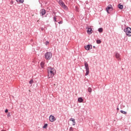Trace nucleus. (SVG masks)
<instances>
[{
  "mask_svg": "<svg viewBox=\"0 0 131 131\" xmlns=\"http://www.w3.org/2000/svg\"><path fill=\"white\" fill-rule=\"evenodd\" d=\"M115 57L118 60V61H120L121 59L120 58V54L118 53H116L115 54Z\"/></svg>",
  "mask_w": 131,
  "mask_h": 131,
  "instance_id": "8",
  "label": "nucleus"
},
{
  "mask_svg": "<svg viewBox=\"0 0 131 131\" xmlns=\"http://www.w3.org/2000/svg\"><path fill=\"white\" fill-rule=\"evenodd\" d=\"M96 42H97V43H98V44L101 43V40H97L96 41Z\"/></svg>",
  "mask_w": 131,
  "mask_h": 131,
  "instance_id": "23",
  "label": "nucleus"
},
{
  "mask_svg": "<svg viewBox=\"0 0 131 131\" xmlns=\"http://www.w3.org/2000/svg\"><path fill=\"white\" fill-rule=\"evenodd\" d=\"M59 4L60 5V6H61V7L62 6V5L64 4V2H63V1H62V0H59Z\"/></svg>",
  "mask_w": 131,
  "mask_h": 131,
  "instance_id": "12",
  "label": "nucleus"
},
{
  "mask_svg": "<svg viewBox=\"0 0 131 131\" xmlns=\"http://www.w3.org/2000/svg\"><path fill=\"white\" fill-rule=\"evenodd\" d=\"M88 92H89V93H92V88H88Z\"/></svg>",
  "mask_w": 131,
  "mask_h": 131,
  "instance_id": "21",
  "label": "nucleus"
},
{
  "mask_svg": "<svg viewBox=\"0 0 131 131\" xmlns=\"http://www.w3.org/2000/svg\"><path fill=\"white\" fill-rule=\"evenodd\" d=\"M49 43H49V41H46V42H45L46 46H48V45H49Z\"/></svg>",
  "mask_w": 131,
  "mask_h": 131,
  "instance_id": "25",
  "label": "nucleus"
},
{
  "mask_svg": "<svg viewBox=\"0 0 131 131\" xmlns=\"http://www.w3.org/2000/svg\"><path fill=\"white\" fill-rule=\"evenodd\" d=\"M40 66H41V68H43V67H45V62H41L40 63Z\"/></svg>",
  "mask_w": 131,
  "mask_h": 131,
  "instance_id": "16",
  "label": "nucleus"
},
{
  "mask_svg": "<svg viewBox=\"0 0 131 131\" xmlns=\"http://www.w3.org/2000/svg\"><path fill=\"white\" fill-rule=\"evenodd\" d=\"M84 48L87 51H90V50L93 49V46H92V45H88L85 46Z\"/></svg>",
  "mask_w": 131,
  "mask_h": 131,
  "instance_id": "5",
  "label": "nucleus"
},
{
  "mask_svg": "<svg viewBox=\"0 0 131 131\" xmlns=\"http://www.w3.org/2000/svg\"><path fill=\"white\" fill-rule=\"evenodd\" d=\"M70 120V121H72V122H75V119H74V118H71Z\"/></svg>",
  "mask_w": 131,
  "mask_h": 131,
  "instance_id": "19",
  "label": "nucleus"
},
{
  "mask_svg": "<svg viewBox=\"0 0 131 131\" xmlns=\"http://www.w3.org/2000/svg\"><path fill=\"white\" fill-rule=\"evenodd\" d=\"M47 126H48V124H45V125L43 126V128H47Z\"/></svg>",
  "mask_w": 131,
  "mask_h": 131,
  "instance_id": "22",
  "label": "nucleus"
},
{
  "mask_svg": "<svg viewBox=\"0 0 131 131\" xmlns=\"http://www.w3.org/2000/svg\"><path fill=\"white\" fill-rule=\"evenodd\" d=\"M93 48H94V49H95L96 48V47L95 46H93Z\"/></svg>",
  "mask_w": 131,
  "mask_h": 131,
  "instance_id": "30",
  "label": "nucleus"
},
{
  "mask_svg": "<svg viewBox=\"0 0 131 131\" xmlns=\"http://www.w3.org/2000/svg\"><path fill=\"white\" fill-rule=\"evenodd\" d=\"M48 78H51L55 75L56 73V70L54 68L49 67L48 68Z\"/></svg>",
  "mask_w": 131,
  "mask_h": 131,
  "instance_id": "1",
  "label": "nucleus"
},
{
  "mask_svg": "<svg viewBox=\"0 0 131 131\" xmlns=\"http://www.w3.org/2000/svg\"><path fill=\"white\" fill-rule=\"evenodd\" d=\"M46 10L45 9H41L40 11V14L41 16H45L46 15Z\"/></svg>",
  "mask_w": 131,
  "mask_h": 131,
  "instance_id": "7",
  "label": "nucleus"
},
{
  "mask_svg": "<svg viewBox=\"0 0 131 131\" xmlns=\"http://www.w3.org/2000/svg\"><path fill=\"white\" fill-rule=\"evenodd\" d=\"M98 31H99V32H103V28H99L98 29Z\"/></svg>",
  "mask_w": 131,
  "mask_h": 131,
  "instance_id": "17",
  "label": "nucleus"
},
{
  "mask_svg": "<svg viewBox=\"0 0 131 131\" xmlns=\"http://www.w3.org/2000/svg\"><path fill=\"white\" fill-rule=\"evenodd\" d=\"M54 20L55 22H57V19L56 18V16L54 17Z\"/></svg>",
  "mask_w": 131,
  "mask_h": 131,
  "instance_id": "26",
  "label": "nucleus"
},
{
  "mask_svg": "<svg viewBox=\"0 0 131 131\" xmlns=\"http://www.w3.org/2000/svg\"><path fill=\"white\" fill-rule=\"evenodd\" d=\"M70 131H74V128L71 127L69 129Z\"/></svg>",
  "mask_w": 131,
  "mask_h": 131,
  "instance_id": "20",
  "label": "nucleus"
},
{
  "mask_svg": "<svg viewBox=\"0 0 131 131\" xmlns=\"http://www.w3.org/2000/svg\"><path fill=\"white\" fill-rule=\"evenodd\" d=\"M118 7L120 10H122V9H123V5L119 4L118 5Z\"/></svg>",
  "mask_w": 131,
  "mask_h": 131,
  "instance_id": "13",
  "label": "nucleus"
},
{
  "mask_svg": "<svg viewBox=\"0 0 131 131\" xmlns=\"http://www.w3.org/2000/svg\"><path fill=\"white\" fill-rule=\"evenodd\" d=\"M2 131H6V130H2Z\"/></svg>",
  "mask_w": 131,
  "mask_h": 131,
  "instance_id": "33",
  "label": "nucleus"
},
{
  "mask_svg": "<svg viewBox=\"0 0 131 131\" xmlns=\"http://www.w3.org/2000/svg\"><path fill=\"white\" fill-rule=\"evenodd\" d=\"M117 110H119V108H117Z\"/></svg>",
  "mask_w": 131,
  "mask_h": 131,
  "instance_id": "32",
  "label": "nucleus"
},
{
  "mask_svg": "<svg viewBox=\"0 0 131 131\" xmlns=\"http://www.w3.org/2000/svg\"><path fill=\"white\" fill-rule=\"evenodd\" d=\"M124 31L125 32L126 35L127 36H131V28L130 27H127L124 29Z\"/></svg>",
  "mask_w": 131,
  "mask_h": 131,
  "instance_id": "4",
  "label": "nucleus"
},
{
  "mask_svg": "<svg viewBox=\"0 0 131 131\" xmlns=\"http://www.w3.org/2000/svg\"><path fill=\"white\" fill-rule=\"evenodd\" d=\"M62 8H63L64 9V10H68V8L67 6L66 5H65V4H64L62 6Z\"/></svg>",
  "mask_w": 131,
  "mask_h": 131,
  "instance_id": "14",
  "label": "nucleus"
},
{
  "mask_svg": "<svg viewBox=\"0 0 131 131\" xmlns=\"http://www.w3.org/2000/svg\"><path fill=\"white\" fill-rule=\"evenodd\" d=\"M121 113H122V114H126V112L121 110L120 111Z\"/></svg>",
  "mask_w": 131,
  "mask_h": 131,
  "instance_id": "18",
  "label": "nucleus"
},
{
  "mask_svg": "<svg viewBox=\"0 0 131 131\" xmlns=\"http://www.w3.org/2000/svg\"><path fill=\"white\" fill-rule=\"evenodd\" d=\"M75 124H76L75 121L73 122V124H72L73 125H75Z\"/></svg>",
  "mask_w": 131,
  "mask_h": 131,
  "instance_id": "29",
  "label": "nucleus"
},
{
  "mask_svg": "<svg viewBox=\"0 0 131 131\" xmlns=\"http://www.w3.org/2000/svg\"><path fill=\"white\" fill-rule=\"evenodd\" d=\"M9 111V110H8V109H6L5 110V113H8V112Z\"/></svg>",
  "mask_w": 131,
  "mask_h": 131,
  "instance_id": "28",
  "label": "nucleus"
},
{
  "mask_svg": "<svg viewBox=\"0 0 131 131\" xmlns=\"http://www.w3.org/2000/svg\"><path fill=\"white\" fill-rule=\"evenodd\" d=\"M52 57H53V54H52L51 52H47L45 54V59H46V60H51Z\"/></svg>",
  "mask_w": 131,
  "mask_h": 131,
  "instance_id": "2",
  "label": "nucleus"
},
{
  "mask_svg": "<svg viewBox=\"0 0 131 131\" xmlns=\"http://www.w3.org/2000/svg\"><path fill=\"white\" fill-rule=\"evenodd\" d=\"M29 83L30 84H32V83H33V80H31L30 81H29Z\"/></svg>",
  "mask_w": 131,
  "mask_h": 131,
  "instance_id": "24",
  "label": "nucleus"
},
{
  "mask_svg": "<svg viewBox=\"0 0 131 131\" xmlns=\"http://www.w3.org/2000/svg\"><path fill=\"white\" fill-rule=\"evenodd\" d=\"M49 120L51 122H54V121H55V120H56V119H55V117L54 116L51 115L49 117Z\"/></svg>",
  "mask_w": 131,
  "mask_h": 131,
  "instance_id": "6",
  "label": "nucleus"
},
{
  "mask_svg": "<svg viewBox=\"0 0 131 131\" xmlns=\"http://www.w3.org/2000/svg\"><path fill=\"white\" fill-rule=\"evenodd\" d=\"M88 34H92L93 33V29L92 28H89L87 31Z\"/></svg>",
  "mask_w": 131,
  "mask_h": 131,
  "instance_id": "9",
  "label": "nucleus"
},
{
  "mask_svg": "<svg viewBox=\"0 0 131 131\" xmlns=\"http://www.w3.org/2000/svg\"><path fill=\"white\" fill-rule=\"evenodd\" d=\"M111 9H112V5H110L107 7L106 9V12L107 13H109V10H111Z\"/></svg>",
  "mask_w": 131,
  "mask_h": 131,
  "instance_id": "10",
  "label": "nucleus"
},
{
  "mask_svg": "<svg viewBox=\"0 0 131 131\" xmlns=\"http://www.w3.org/2000/svg\"><path fill=\"white\" fill-rule=\"evenodd\" d=\"M59 24H63V21H60L59 22H58Z\"/></svg>",
  "mask_w": 131,
  "mask_h": 131,
  "instance_id": "27",
  "label": "nucleus"
},
{
  "mask_svg": "<svg viewBox=\"0 0 131 131\" xmlns=\"http://www.w3.org/2000/svg\"><path fill=\"white\" fill-rule=\"evenodd\" d=\"M17 3H20V4H23L24 3V0H16Z\"/></svg>",
  "mask_w": 131,
  "mask_h": 131,
  "instance_id": "15",
  "label": "nucleus"
},
{
  "mask_svg": "<svg viewBox=\"0 0 131 131\" xmlns=\"http://www.w3.org/2000/svg\"><path fill=\"white\" fill-rule=\"evenodd\" d=\"M85 69L86 70V73L85 76L89 75V74L90 73V68H89V64L86 61L84 62Z\"/></svg>",
  "mask_w": 131,
  "mask_h": 131,
  "instance_id": "3",
  "label": "nucleus"
},
{
  "mask_svg": "<svg viewBox=\"0 0 131 131\" xmlns=\"http://www.w3.org/2000/svg\"><path fill=\"white\" fill-rule=\"evenodd\" d=\"M78 102H79V103H82L83 102V99H82V98L80 97L78 99Z\"/></svg>",
  "mask_w": 131,
  "mask_h": 131,
  "instance_id": "11",
  "label": "nucleus"
},
{
  "mask_svg": "<svg viewBox=\"0 0 131 131\" xmlns=\"http://www.w3.org/2000/svg\"><path fill=\"white\" fill-rule=\"evenodd\" d=\"M9 116H10V114H8V115H7V116H8V117H9Z\"/></svg>",
  "mask_w": 131,
  "mask_h": 131,
  "instance_id": "31",
  "label": "nucleus"
}]
</instances>
